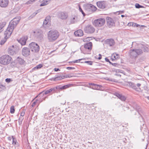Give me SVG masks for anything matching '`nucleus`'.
I'll return each instance as SVG.
<instances>
[{"label":"nucleus","mask_w":149,"mask_h":149,"mask_svg":"<svg viewBox=\"0 0 149 149\" xmlns=\"http://www.w3.org/2000/svg\"><path fill=\"white\" fill-rule=\"evenodd\" d=\"M36 102H34L32 104V107H34L36 105Z\"/></svg>","instance_id":"obj_62"},{"label":"nucleus","mask_w":149,"mask_h":149,"mask_svg":"<svg viewBox=\"0 0 149 149\" xmlns=\"http://www.w3.org/2000/svg\"><path fill=\"white\" fill-rule=\"evenodd\" d=\"M3 27L4 26L3 25L0 26V33L3 31L2 29Z\"/></svg>","instance_id":"obj_54"},{"label":"nucleus","mask_w":149,"mask_h":149,"mask_svg":"<svg viewBox=\"0 0 149 149\" xmlns=\"http://www.w3.org/2000/svg\"><path fill=\"white\" fill-rule=\"evenodd\" d=\"M143 88L147 92L148 91V88L147 86H144L143 87Z\"/></svg>","instance_id":"obj_55"},{"label":"nucleus","mask_w":149,"mask_h":149,"mask_svg":"<svg viewBox=\"0 0 149 149\" xmlns=\"http://www.w3.org/2000/svg\"><path fill=\"white\" fill-rule=\"evenodd\" d=\"M11 79H10V78H6V79H5V81H6V82H8V83H9L10 82V81H12V80H11Z\"/></svg>","instance_id":"obj_50"},{"label":"nucleus","mask_w":149,"mask_h":149,"mask_svg":"<svg viewBox=\"0 0 149 149\" xmlns=\"http://www.w3.org/2000/svg\"><path fill=\"white\" fill-rule=\"evenodd\" d=\"M112 65L114 66H116L117 67H118L120 66V64L118 63H113Z\"/></svg>","instance_id":"obj_47"},{"label":"nucleus","mask_w":149,"mask_h":149,"mask_svg":"<svg viewBox=\"0 0 149 149\" xmlns=\"http://www.w3.org/2000/svg\"><path fill=\"white\" fill-rule=\"evenodd\" d=\"M23 119L24 118L23 117L21 116L19 117L18 120V123L19 125H20L22 124Z\"/></svg>","instance_id":"obj_38"},{"label":"nucleus","mask_w":149,"mask_h":149,"mask_svg":"<svg viewBox=\"0 0 149 149\" xmlns=\"http://www.w3.org/2000/svg\"><path fill=\"white\" fill-rule=\"evenodd\" d=\"M8 51V54L10 55H14L16 53V48L14 45H12L9 47Z\"/></svg>","instance_id":"obj_13"},{"label":"nucleus","mask_w":149,"mask_h":149,"mask_svg":"<svg viewBox=\"0 0 149 149\" xmlns=\"http://www.w3.org/2000/svg\"><path fill=\"white\" fill-rule=\"evenodd\" d=\"M15 62L17 64H19L20 65L24 64L25 61L22 58L18 57L15 60Z\"/></svg>","instance_id":"obj_24"},{"label":"nucleus","mask_w":149,"mask_h":149,"mask_svg":"<svg viewBox=\"0 0 149 149\" xmlns=\"http://www.w3.org/2000/svg\"><path fill=\"white\" fill-rule=\"evenodd\" d=\"M12 138V137H8V139L9 141H11V140Z\"/></svg>","instance_id":"obj_64"},{"label":"nucleus","mask_w":149,"mask_h":149,"mask_svg":"<svg viewBox=\"0 0 149 149\" xmlns=\"http://www.w3.org/2000/svg\"><path fill=\"white\" fill-rule=\"evenodd\" d=\"M93 44L91 42H89L84 45V48L82 47L80 48L81 53L84 54H90L92 49Z\"/></svg>","instance_id":"obj_2"},{"label":"nucleus","mask_w":149,"mask_h":149,"mask_svg":"<svg viewBox=\"0 0 149 149\" xmlns=\"http://www.w3.org/2000/svg\"><path fill=\"white\" fill-rule=\"evenodd\" d=\"M117 19L115 18H112L109 17H106L107 25L109 27L115 26V22L116 21Z\"/></svg>","instance_id":"obj_9"},{"label":"nucleus","mask_w":149,"mask_h":149,"mask_svg":"<svg viewBox=\"0 0 149 149\" xmlns=\"http://www.w3.org/2000/svg\"><path fill=\"white\" fill-rule=\"evenodd\" d=\"M105 61L107 62H109V59H108V58H105Z\"/></svg>","instance_id":"obj_63"},{"label":"nucleus","mask_w":149,"mask_h":149,"mask_svg":"<svg viewBox=\"0 0 149 149\" xmlns=\"http://www.w3.org/2000/svg\"><path fill=\"white\" fill-rule=\"evenodd\" d=\"M77 17L75 16L74 17L72 18L70 20L71 24H74L75 22H76L77 21Z\"/></svg>","instance_id":"obj_32"},{"label":"nucleus","mask_w":149,"mask_h":149,"mask_svg":"<svg viewBox=\"0 0 149 149\" xmlns=\"http://www.w3.org/2000/svg\"><path fill=\"white\" fill-rule=\"evenodd\" d=\"M129 56L132 58H135L137 57L135 49H130L129 51Z\"/></svg>","instance_id":"obj_16"},{"label":"nucleus","mask_w":149,"mask_h":149,"mask_svg":"<svg viewBox=\"0 0 149 149\" xmlns=\"http://www.w3.org/2000/svg\"><path fill=\"white\" fill-rule=\"evenodd\" d=\"M97 5L99 8L103 9L106 8L107 6L106 2L104 1H100L97 2Z\"/></svg>","instance_id":"obj_12"},{"label":"nucleus","mask_w":149,"mask_h":149,"mask_svg":"<svg viewBox=\"0 0 149 149\" xmlns=\"http://www.w3.org/2000/svg\"><path fill=\"white\" fill-rule=\"evenodd\" d=\"M88 87L93 89L100 90H101L103 87L102 86L96 84H94V85H93V86H89Z\"/></svg>","instance_id":"obj_21"},{"label":"nucleus","mask_w":149,"mask_h":149,"mask_svg":"<svg viewBox=\"0 0 149 149\" xmlns=\"http://www.w3.org/2000/svg\"><path fill=\"white\" fill-rule=\"evenodd\" d=\"M11 56L8 55H4L0 57V63L4 65L9 64L12 60Z\"/></svg>","instance_id":"obj_3"},{"label":"nucleus","mask_w":149,"mask_h":149,"mask_svg":"<svg viewBox=\"0 0 149 149\" xmlns=\"http://www.w3.org/2000/svg\"><path fill=\"white\" fill-rule=\"evenodd\" d=\"M132 107L136 111V113H135V115L138 114L139 116V118H141L142 121H143V118L141 115V113H143V111L140 107L135 103L133 104Z\"/></svg>","instance_id":"obj_5"},{"label":"nucleus","mask_w":149,"mask_h":149,"mask_svg":"<svg viewBox=\"0 0 149 149\" xmlns=\"http://www.w3.org/2000/svg\"><path fill=\"white\" fill-rule=\"evenodd\" d=\"M30 51L29 49L24 47L22 48V54L24 56H26L30 55Z\"/></svg>","instance_id":"obj_15"},{"label":"nucleus","mask_w":149,"mask_h":149,"mask_svg":"<svg viewBox=\"0 0 149 149\" xmlns=\"http://www.w3.org/2000/svg\"><path fill=\"white\" fill-rule=\"evenodd\" d=\"M148 46V45H142L141 49L144 52H148L149 50Z\"/></svg>","instance_id":"obj_27"},{"label":"nucleus","mask_w":149,"mask_h":149,"mask_svg":"<svg viewBox=\"0 0 149 149\" xmlns=\"http://www.w3.org/2000/svg\"><path fill=\"white\" fill-rule=\"evenodd\" d=\"M37 37L40 39V40H42L43 38V35L41 33H40L38 32L37 33Z\"/></svg>","instance_id":"obj_34"},{"label":"nucleus","mask_w":149,"mask_h":149,"mask_svg":"<svg viewBox=\"0 0 149 149\" xmlns=\"http://www.w3.org/2000/svg\"><path fill=\"white\" fill-rule=\"evenodd\" d=\"M8 0H0V6L5 8L8 5Z\"/></svg>","instance_id":"obj_19"},{"label":"nucleus","mask_w":149,"mask_h":149,"mask_svg":"<svg viewBox=\"0 0 149 149\" xmlns=\"http://www.w3.org/2000/svg\"><path fill=\"white\" fill-rule=\"evenodd\" d=\"M24 114H25V112L24 111H22V112L21 113V114H20V116L21 117H23V116H24Z\"/></svg>","instance_id":"obj_56"},{"label":"nucleus","mask_w":149,"mask_h":149,"mask_svg":"<svg viewBox=\"0 0 149 149\" xmlns=\"http://www.w3.org/2000/svg\"><path fill=\"white\" fill-rule=\"evenodd\" d=\"M84 30L86 33L89 34L92 33L95 31L94 28L91 25H88L86 26Z\"/></svg>","instance_id":"obj_10"},{"label":"nucleus","mask_w":149,"mask_h":149,"mask_svg":"<svg viewBox=\"0 0 149 149\" xmlns=\"http://www.w3.org/2000/svg\"><path fill=\"white\" fill-rule=\"evenodd\" d=\"M8 39H6V38H5V37H4V38L2 39L1 40V41L0 42V44L1 45H3L6 42L7 40Z\"/></svg>","instance_id":"obj_40"},{"label":"nucleus","mask_w":149,"mask_h":149,"mask_svg":"<svg viewBox=\"0 0 149 149\" xmlns=\"http://www.w3.org/2000/svg\"><path fill=\"white\" fill-rule=\"evenodd\" d=\"M20 20V19L19 18V17H17L14 18L11 21L14 23H16V24H17L19 22Z\"/></svg>","instance_id":"obj_30"},{"label":"nucleus","mask_w":149,"mask_h":149,"mask_svg":"<svg viewBox=\"0 0 149 149\" xmlns=\"http://www.w3.org/2000/svg\"><path fill=\"white\" fill-rule=\"evenodd\" d=\"M50 18H51V17L50 16H47V17H46L45 19L47 21L49 22V21H50Z\"/></svg>","instance_id":"obj_48"},{"label":"nucleus","mask_w":149,"mask_h":149,"mask_svg":"<svg viewBox=\"0 0 149 149\" xmlns=\"http://www.w3.org/2000/svg\"><path fill=\"white\" fill-rule=\"evenodd\" d=\"M135 84L133 82H128V86L132 88L133 87V86Z\"/></svg>","instance_id":"obj_42"},{"label":"nucleus","mask_w":149,"mask_h":149,"mask_svg":"<svg viewBox=\"0 0 149 149\" xmlns=\"http://www.w3.org/2000/svg\"><path fill=\"white\" fill-rule=\"evenodd\" d=\"M12 138L13 139L12 144L14 146H16L17 147L18 146L19 144L16 139L13 137V136H12Z\"/></svg>","instance_id":"obj_29"},{"label":"nucleus","mask_w":149,"mask_h":149,"mask_svg":"<svg viewBox=\"0 0 149 149\" xmlns=\"http://www.w3.org/2000/svg\"><path fill=\"white\" fill-rule=\"evenodd\" d=\"M95 84L93 83H88V85H89V86H91V85L92 86H93V85H94Z\"/></svg>","instance_id":"obj_61"},{"label":"nucleus","mask_w":149,"mask_h":149,"mask_svg":"<svg viewBox=\"0 0 149 149\" xmlns=\"http://www.w3.org/2000/svg\"><path fill=\"white\" fill-rule=\"evenodd\" d=\"M50 25V24L47 23L45 24H43V26L44 28L45 29H49V26Z\"/></svg>","instance_id":"obj_37"},{"label":"nucleus","mask_w":149,"mask_h":149,"mask_svg":"<svg viewBox=\"0 0 149 149\" xmlns=\"http://www.w3.org/2000/svg\"><path fill=\"white\" fill-rule=\"evenodd\" d=\"M79 10L81 13L84 16H85L86 15L85 13L84 12L80 6H79Z\"/></svg>","instance_id":"obj_43"},{"label":"nucleus","mask_w":149,"mask_h":149,"mask_svg":"<svg viewBox=\"0 0 149 149\" xmlns=\"http://www.w3.org/2000/svg\"><path fill=\"white\" fill-rule=\"evenodd\" d=\"M50 0H43V2L40 5V6H42L47 4Z\"/></svg>","instance_id":"obj_31"},{"label":"nucleus","mask_w":149,"mask_h":149,"mask_svg":"<svg viewBox=\"0 0 149 149\" xmlns=\"http://www.w3.org/2000/svg\"><path fill=\"white\" fill-rule=\"evenodd\" d=\"M17 25V24L16 23H14L13 22L11 21L10 22L8 26V29H10L12 31H13V30L16 27Z\"/></svg>","instance_id":"obj_23"},{"label":"nucleus","mask_w":149,"mask_h":149,"mask_svg":"<svg viewBox=\"0 0 149 149\" xmlns=\"http://www.w3.org/2000/svg\"><path fill=\"white\" fill-rule=\"evenodd\" d=\"M43 67V65L42 64H39L37 65L36 67L33 68V70H36V69H40L41 68Z\"/></svg>","instance_id":"obj_35"},{"label":"nucleus","mask_w":149,"mask_h":149,"mask_svg":"<svg viewBox=\"0 0 149 149\" xmlns=\"http://www.w3.org/2000/svg\"><path fill=\"white\" fill-rule=\"evenodd\" d=\"M57 88L55 87H54L51 88L47 90L46 91H44L42 92H41L38 95V96H42L44 95V94L47 95L49 93H51V94L55 93H57Z\"/></svg>","instance_id":"obj_8"},{"label":"nucleus","mask_w":149,"mask_h":149,"mask_svg":"<svg viewBox=\"0 0 149 149\" xmlns=\"http://www.w3.org/2000/svg\"><path fill=\"white\" fill-rule=\"evenodd\" d=\"M135 23L131 22L128 23L127 25L129 26H132L135 27Z\"/></svg>","instance_id":"obj_45"},{"label":"nucleus","mask_w":149,"mask_h":149,"mask_svg":"<svg viewBox=\"0 0 149 149\" xmlns=\"http://www.w3.org/2000/svg\"><path fill=\"white\" fill-rule=\"evenodd\" d=\"M54 71H55L56 72H57V71H60V70L58 68H55L54 69Z\"/></svg>","instance_id":"obj_58"},{"label":"nucleus","mask_w":149,"mask_h":149,"mask_svg":"<svg viewBox=\"0 0 149 149\" xmlns=\"http://www.w3.org/2000/svg\"><path fill=\"white\" fill-rule=\"evenodd\" d=\"M65 78V76L58 75L56 76L55 77L53 78L52 79L54 81H57L58 80H60Z\"/></svg>","instance_id":"obj_26"},{"label":"nucleus","mask_w":149,"mask_h":149,"mask_svg":"<svg viewBox=\"0 0 149 149\" xmlns=\"http://www.w3.org/2000/svg\"><path fill=\"white\" fill-rule=\"evenodd\" d=\"M73 77V76L72 75H67L66 76H65V78H70Z\"/></svg>","instance_id":"obj_53"},{"label":"nucleus","mask_w":149,"mask_h":149,"mask_svg":"<svg viewBox=\"0 0 149 149\" xmlns=\"http://www.w3.org/2000/svg\"><path fill=\"white\" fill-rule=\"evenodd\" d=\"M123 141L125 143H127V139L125 138H123Z\"/></svg>","instance_id":"obj_59"},{"label":"nucleus","mask_w":149,"mask_h":149,"mask_svg":"<svg viewBox=\"0 0 149 149\" xmlns=\"http://www.w3.org/2000/svg\"><path fill=\"white\" fill-rule=\"evenodd\" d=\"M13 31L10 29H8V28H7L6 30L4 32V37L6 39L9 38L12 33Z\"/></svg>","instance_id":"obj_18"},{"label":"nucleus","mask_w":149,"mask_h":149,"mask_svg":"<svg viewBox=\"0 0 149 149\" xmlns=\"http://www.w3.org/2000/svg\"><path fill=\"white\" fill-rule=\"evenodd\" d=\"M59 36V33L57 30L52 29L47 33V38L49 42H53L56 40Z\"/></svg>","instance_id":"obj_1"},{"label":"nucleus","mask_w":149,"mask_h":149,"mask_svg":"<svg viewBox=\"0 0 149 149\" xmlns=\"http://www.w3.org/2000/svg\"><path fill=\"white\" fill-rule=\"evenodd\" d=\"M29 47L33 52L37 53L39 51L40 47L35 42H32L29 45Z\"/></svg>","instance_id":"obj_7"},{"label":"nucleus","mask_w":149,"mask_h":149,"mask_svg":"<svg viewBox=\"0 0 149 149\" xmlns=\"http://www.w3.org/2000/svg\"><path fill=\"white\" fill-rule=\"evenodd\" d=\"M136 85L138 87H136V85L135 84L133 86L132 88L136 91H139L141 90V88L139 87L141 86V84L139 83H138L136 84Z\"/></svg>","instance_id":"obj_28"},{"label":"nucleus","mask_w":149,"mask_h":149,"mask_svg":"<svg viewBox=\"0 0 149 149\" xmlns=\"http://www.w3.org/2000/svg\"><path fill=\"white\" fill-rule=\"evenodd\" d=\"M72 86V84H68L61 86V85L58 86H55L57 88V93L61 91H62L64 89H65L69 87H71Z\"/></svg>","instance_id":"obj_11"},{"label":"nucleus","mask_w":149,"mask_h":149,"mask_svg":"<svg viewBox=\"0 0 149 149\" xmlns=\"http://www.w3.org/2000/svg\"><path fill=\"white\" fill-rule=\"evenodd\" d=\"M105 22L104 19L100 18L95 20L93 22V24L96 27H100L104 25Z\"/></svg>","instance_id":"obj_6"},{"label":"nucleus","mask_w":149,"mask_h":149,"mask_svg":"<svg viewBox=\"0 0 149 149\" xmlns=\"http://www.w3.org/2000/svg\"><path fill=\"white\" fill-rule=\"evenodd\" d=\"M27 39V37H22L20 39L18 42L22 45H25Z\"/></svg>","instance_id":"obj_22"},{"label":"nucleus","mask_w":149,"mask_h":149,"mask_svg":"<svg viewBox=\"0 0 149 149\" xmlns=\"http://www.w3.org/2000/svg\"><path fill=\"white\" fill-rule=\"evenodd\" d=\"M118 12L119 14H121L123 13H124V10L119 11Z\"/></svg>","instance_id":"obj_60"},{"label":"nucleus","mask_w":149,"mask_h":149,"mask_svg":"<svg viewBox=\"0 0 149 149\" xmlns=\"http://www.w3.org/2000/svg\"><path fill=\"white\" fill-rule=\"evenodd\" d=\"M50 23L49 22V21H47L45 19L43 24H47V23Z\"/></svg>","instance_id":"obj_52"},{"label":"nucleus","mask_w":149,"mask_h":149,"mask_svg":"<svg viewBox=\"0 0 149 149\" xmlns=\"http://www.w3.org/2000/svg\"><path fill=\"white\" fill-rule=\"evenodd\" d=\"M15 112L14 106H12L10 108V113H13Z\"/></svg>","instance_id":"obj_39"},{"label":"nucleus","mask_w":149,"mask_h":149,"mask_svg":"<svg viewBox=\"0 0 149 149\" xmlns=\"http://www.w3.org/2000/svg\"><path fill=\"white\" fill-rule=\"evenodd\" d=\"M82 59H80L78 60H75L74 61H73L72 62L74 63H79L80 62V61L81 60H82Z\"/></svg>","instance_id":"obj_46"},{"label":"nucleus","mask_w":149,"mask_h":149,"mask_svg":"<svg viewBox=\"0 0 149 149\" xmlns=\"http://www.w3.org/2000/svg\"><path fill=\"white\" fill-rule=\"evenodd\" d=\"M68 70H74L75 69V68L74 67H67L66 68Z\"/></svg>","instance_id":"obj_51"},{"label":"nucleus","mask_w":149,"mask_h":149,"mask_svg":"<svg viewBox=\"0 0 149 149\" xmlns=\"http://www.w3.org/2000/svg\"><path fill=\"white\" fill-rule=\"evenodd\" d=\"M74 34L76 36H81L83 35V31L79 29L74 32Z\"/></svg>","instance_id":"obj_25"},{"label":"nucleus","mask_w":149,"mask_h":149,"mask_svg":"<svg viewBox=\"0 0 149 149\" xmlns=\"http://www.w3.org/2000/svg\"><path fill=\"white\" fill-rule=\"evenodd\" d=\"M35 0H31L28 2V4L29 3V4H31Z\"/></svg>","instance_id":"obj_57"},{"label":"nucleus","mask_w":149,"mask_h":149,"mask_svg":"<svg viewBox=\"0 0 149 149\" xmlns=\"http://www.w3.org/2000/svg\"><path fill=\"white\" fill-rule=\"evenodd\" d=\"M135 7L137 8H144V7L140 5L139 4L136 3L135 4Z\"/></svg>","instance_id":"obj_41"},{"label":"nucleus","mask_w":149,"mask_h":149,"mask_svg":"<svg viewBox=\"0 0 149 149\" xmlns=\"http://www.w3.org/2000/svg\"><path fill=\"white\" fill-rule=\"evenodd\" d=\"M59 18L62 19H65L68 17V14L65 12H60L58 13Z\"/></svg>","instance_id":"obj_17"},{"label":"nucleus","mask_w":149,"mask_h":149,"mask_svg":"<svg viewBox=\"0 0 149 149\" xmlns=\"http://www.w3.org/2000/svg\"><path fill=\"white\" fill-rule=\"evenodd\" d=\"M6 88V86L0 84V92L5 90Z\"/></svg>","instance_id":"obj_36"},{"label":"nucleus","mask_w":149,"mask_h":149,"mask_svg":"<svg viewBox=\"0 0 149 149\" xmlns=\"http://www.w3.org/2000/svg\"><path fill=\"white\" fill-rule=\"evenodd\" d=\"M84 63H86L88 64V65H92L93 64V62L91 61H85L84 62Z\"/></svg>","instance_id":"obj_44"},{"label":"nucleus","mask_w":149,"mask_h":149,"mask_svg":"<svg viewBox=\"0 0 149 149\" xmlns=\"http://www.w3.org/2000/svg\"><path fill=\"white\" fill-rule=\"evenodd\" d=\"M104 43L105 44L110 47H112L115 44L114 40L112 38L108 39L104 41Z\"/></svg>","instance_id":"obj_14"},{"label":"nucleus","mask_w":149,"mask_h":149,"mask_svg":"<svg viewBox=\"0 0 149 149\" xmlns=\"http://www.w3.org/2000/svg\"><path fill=\"white\" fill-rule=\"evenodd\" d=\"M135 27L136 26V27H138L139 26L140 27H141V26H143V27H146V26H145L140 25L136 23H135Z\"/></svg>","instance_id":"obj_49"},{"label":"nucleus","mask_w":149,"mask_h":149,"mask_svg":"<svg viewBox=\"0 0 149 149\" xmlns=\"http://www.w3.org/2000/svg\"><path fill=\"white\" fill-rule=\"evenodd\" d=\"M136 53L137 56L138 55H140L143 53V51L141 49H135Z\"/></svg>","instance_id":"obj_33"},{"label":"nucleus","mask_w":149,"mask_h":149,"mask_svg":"<svg viewBox=\"0 0 149 149\" xmlns=\"http://www.w3.org/2000/svg\"><path fill=\"white\" fill-rule=\"evenodd\" d=\"M84 9L86 12L88 14H91L95 11L97 8L92 4H88L84 6Z\"/></svg>","instance_id":"obj_4"},{"label":"nucleus","mask_w":149,"mask_h":149,"mask_svg":"<svg viewBox=\"0 0 149 149\" xmlns=\"http://www.w3.org/2000/svg\"><path fill=\"white\" fill-rule=\"evenodd\" d=\"M114 95L122 101H125L126 99V97L121 94H119L118 93L116 92L115 93Z\"/></svg>","instance_id":"obj_20"}]
</instances>
